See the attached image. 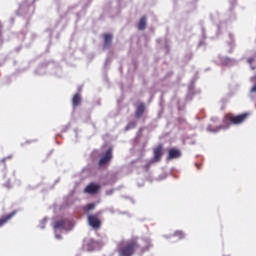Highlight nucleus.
I'll return each instance as SVG.
<instances>
[{"instance_id": "nucleus-16", "label": "nucleus", "mask_w": 256, "mask_h": 256, "mask_svg": "<svg viewBox=\"0 0 256 256\" xmlns=\"http://www.w3.org/2000/svg\"><path fill=\"white\" fill-rule=\"evenodd\" d=\"M174 237H178V239H185V233L181 230H178L174 233Z\"/></svg>"}, {"instance_id": "nucleus-21", "label": "nucleus", "mask_w": 256, "mask_h": 256, "mask_svg": "<svg viewBox=\"0 0 256 256\" xmlns=\"http://www.w3.org/2000/svg\"><path fill=\"white\" fill-rule=\"evenodd\" d=\"M108 195H111V192H108Z\"/></svg>"}, {"instance_id": "nucleus-4", "label": "nucleus", "mask_w": 256, "mask_h": 256, "mask_svg": "<svg viewBox=\"0 0 256 256\" xmlns=\"http://www.w3.org/2000/svg\"><path fill=\"white\" fill-rule=\"evenodd\" d=\"M163 157V143L158 144L153 148V158L152 161L154 163H159Z\"/></svg>"}, {"instance_id": "nucleus-3", "label": "nucleus", "mask_w": 256, "mask_h": 256, "mask_svg": "<svg viewBox=\"0 0 256 256\" xmlns=\"http://www.w3.org/2000/svg\"><path fill=\"white\" fill-rule=\"evenodd\" d=\"M100 213L88 215V224L92 229H101V219H99Z\"/></svg>"}, {"instance_id": "nucleus-6", "label": "nucleus", "mask_w": 256, "mask_h": 256, "mask_svg": "<svg viewBox=\"0 0 256 256\" xmlns=\"http://www.w3.org/2000/svg\"><path fill=\"white\" fill-rule=\"evenodd\" d=\"M17 215V210L12 211L9 214H6L0 218V228L7 225V223L10 222L12 218H14Z\"/></svg>"}, {"instance_id": "nucleus-1", "label": "nucleus", "mask_w": 256, "mask_h": 256, "mask_svg": "<svg viewBox=\"0 0 256 256\" xmlns=\"http://www.w3.org/2000/svg\"><path fill=\"white\" fill-rule=\"evenodd\" d=\"M140 245L138 241L130 240L128 242H122L119 244L118 253L120 256H133L135 251L139 249Z\"/></svg>"}, {"instance_id": "nucleus-10", "label": "nucleus", "mask_w": 256, "mask_h": 256, "mask_svg": "<svg viewBox=\"0 0 256 256\" xmlns=\"http://www.w3.org/2000/svg\"><path fill=\"white\" fill-rule=\"evenodd\" d=\"M112 41H113V35L104 34V49H109V47H111Z\"/></svg>"}, {"instance_id": "nucleus-5", "label": "nucleus", "mask_w": 256, "mask_h": 256, "mask_svg": "<svg viewBox=\"0 0 256 256\" xmlns=\"http://www.w3.org/2000/svg\"><path fill=\"white\" fill-rule=\"evenodd\" d=\"M113 159V148H109L98 162L99 167L107 165Z\"/></svg>"}, {"instance_id": "nucleus-22", "label": "nucleus", "mask_w": 256, "mask_h": 256, "mask_svg": "<svg viewBox=\"0 0 256 256\" xmlns=\"http://www.w3.org/2000/svg\"><path fill=\"white\" fill-rule=\"evenodd\" d=\"M108 195H111V192H108Z\"/></svg>"}, {"instance_id": "nucleus-17", "label": "nucleus", "mask_w": 256, "mask_h": 256, "mask_svg": "<svg viewBox=\"0 0 256 256\" xmlns=\"http://www.w3.org/2000/svg\"><path fill=\"white\" fill-rule=\"evenodd\" d=\"M153 160L149 161L145 166L144 169L147 171L149 169V167H151V165H153Z\"/></svg>"}, {"instance_id": "nucleus-12", "label": "nucleus", "mask_w": 256, "mask_h": 256, "mask_svg": "<svg viewBox=\"0 0 256 256\" xmlns=\"http://www.w3.org/2000/svg\"><path fill=\"white\" fill-rule=\"evenodd\" d=\"M72 105L73 107H79L81 105V94L76 93L72 98Z\"/></svg>"}, {"instance_id": "nucleus-18", "label": "nucleus", "mask_w": 256, "mask_h": 256, "mask_svg": "<svg viewBox=\"0 0 256 256\" xmlns=\"http://www.w3.org/2000/svg\"><path fill=\"white\" fill-rule=\"evenodd\" d=\"M254 59L253 58H248V63L251 65L253 63Z\"/></svg>"}, {"instance_id": "nucleus-13", "label": "nucleus", "mask_w": 256, "mask_h": 256, "mask_svg": "<svg viewBox=\"0 0 256 256\" xmlns=\"http://www.w3.org/2000/svg\"><path fill=\"white\" fill-rule=\"evenodd\" d=\"M65 228V220H58L54 223V229H64Z\"/></svg>"}, {"instance_id": "nucleus-7", "label": "nucleus", "mask_w": 256, "mask_h": 256, "mask_svg": "<svg viewBox=\"0 0 256 256\" xmlns=\"http://www.w3.org/2000/svg\"><path fill=\"white\" fill-rule=\"evenodd\" d=\"M99 189H101V186L95 183H90L88 186H86L84 192L89 193L90 195H95V193L99 192Z\"/></svg>"}, {"instance_id": "nucleus-20", "label": "nucleus", "mask_w": 256, "mask_h": 256, "mask_svg": "<svg viewBox=\"0 0 256 256\" xmlns=\"http://www.w3.org/2000/svg\"><path fill=\"white\" fill-rule=\"evenodd\" d=\"M5 161H6V159L4 158V159L1 160V163H5Z\"/></svg>"}, {"instance_id": "nucleus-19", "label": "nucleus", "mask_w": 256, "mask_h": 256, "mask_svg": "<svg viewBox=\"0 0 256 256\" xmlns=\"http://www.w3.org/2000/svg\"><path fill=\"white\" fill-rule=\"evenodd\" d=\"M255 79H256V76L252 77V78H251V81H255Z\"/></svg>"}, {"instance_id": "nucleus-15", "label": "nucleus", "mask_w": 256, "mask_h": 256, "mask_svg": "<svg viewBox=\"0 0 256 256\" xmlns=\"http://www.w3.org/2000/svg\"><path fill=\"white\" fill-rule=\"evenodd\" d=\"M135 127H137V122L131 121L125 127V131H129V129H135Z\"/></svg>"}, {"instance_id": "nucleus-14", "label": "nucleus", "mask_w": 256, "mask_h": 256, "mask_svg": "<svg viewBox=\"0 0 256 256\" xmlns=\"http://www.w3.org/2000/svg\"><path fill=\"white\" fill-rule=\"evenodd\" d=\"M82 209L83 211H85V213H89V211H93L95 209V204L93 203L87 204Z\"/></svg>"}, {"instance_id": "nucleus-2", "label": "nucleus", "mask_w": 256, "mask_h": 256, "mask_svg": "<svg viewBox=\"0 0 256 256\" xmlns=\"http://www.w3.org/2000/svg\"><path fill=\"white\" fill-rule=\"evenodd\" d=\"M249 112L242 113L240 115L233 116V114H226L223 119V123L227 125V129L231 127V125H241L245 123L246 119L250 117Z\"/></svg>"}, {"instance_id": "nucleus-8", "label": "nucleus", "mask_w": 256, "mask_h": 256, "mask_svg": "<svg viewBox=\"0 0 256 256\" xmlns=\"http://www.w3.org/2000/svg\"><path fill=\"white\" fill-rule=\"evenodd\" d=\"M181 157V150L177 148H170L168 150V157L167 159L171 161V159H179Z\"/></svg>"}, {"instance_id": "nucleus-11", "label": "nucleus", "mask_w": 256, "mask_h": 256, "mask_svg": "<svg viewBox=\"0 0 256 256\" xmlns=\"http://www.w3.org/2000/svg\"><path fill=\"white\" fill-rule=\"evenodd\" d=\"M146 28H147V17L143 16L138 23V29L139 31H145Z\"/></svg>"}, {"instance_id": "nucleus-9", "label": "nucleus", "mask_w": 256, "mask_h": 256, "mask_svg": "<svg viewBox=\"0 0 256 256\" xmlns=\"http://www.w3.org/2000/svg\"><path fill=\"white\" fill-rule=\"evenodd\" d=\"M145 113V103H140L135 110V118L141 119Z\"/></svg>"}]
</instances>
